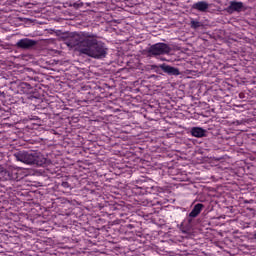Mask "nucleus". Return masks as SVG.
Listing matches in <instances>:
<instances>
[{
    "label": "nucleus",
    "mask_w": 256,
    "mask_h": 256,
    "mask_svg": "<svg viewBox=\"0 0 256 256\" xmlns=\"http://www.w3.org/2000/svg\"><path fill=\"white\" fill-rule=\"evenodd\" d=\"M0 175L4 179V181H13L15 177H13V172L1 167L0 168Z\"/></svg>",
    "instance_id": "11"
},
{
    "label": "nucleus",
    "mask_w": 256,
    "mask_h": 256,
    "mask_svg": "<svg viewBox=\"0 0 256 256\" xmlns=\"http://www.w3.org/2000/svg\"><path fill=\"white\" fill-rule=\"evenodd\" d=\"M160 69L162 71H164L167 75H174V76H177V75H181V72L179 71L178 68H175L173 66H169L167 64H161L159 65Z\"/></svg>",
    "instance_id": "7"
},
{
    "label": "nucleus",
    "mask_w": 256,
    "mask_h": 256,
    "mask_svg": "<svg viewBox=\"0 0 256 256\" xmlns=\"http://www.w3.org/2000/svg\"><path fill=\"white\" fill-rule=\"evenodd\" d=\"M191 29H199V27H203V23L195 20H191L190 22Z\"/></svg>",
    "instance_id": "12"
},
{
    "label": "nucleus",
    "mask_w": 256,
    "mask_h": 256,
    "mask_svg": "<svg viewBox=\"0 0 256 256\" xmlns=\"http://www.w3.org/2000/svg\"><path fill=\"white\" fill-rule=\"evenodd\" d=\"M245 5L243 2L231 1L230 5L226 8L227 13H241V11H245Z\"/></svg>",
    "instance_id": "6"
},
{
    "label": "nucleus",
    "mask_w": 256,
    "mask_h": 256,
    "mask_svg": "<svg viewBox=\"0 0 256 256\" xmlns=\"http://www.w3.org/2000/svg\"><path fill=\"white\" fill-rule=\"evenodd\" d=\"M128 228H129V229H133V225L129 224V225H128Z\"/></svg>",
    "instance_id": "19"
},
{
    "label": "nucleus",
    "mask_w": 256,
    "mask_h": 256,
    "mask_svg": "<svg viewBox=\"0 0 256 256\" xmlns=\"http://www.w3.org/2000/svg\"><path fill=\"white\" fill-rule=\"evenodd\" d=\"M84 3L83 2H74L70 7H74V9H80V7H83Z\"/></svg>",
    "instance_id": "13"
},
{
    "label": "nucleus",
    "mask_w": 256,
    "mask_h": 256,
    "mask_svg": "<svg viewBox=\"0 0 256 256\" xmlns=\"http://www.w3.org/2000/svg\"><path fill=\"white\" fill-rule=\"evenodd\" d=\"M192 9H195L200 13H207V11H209V3H207V1L196 2L192 5Z\"/></svg>",
    "instance_id": "8"
},
{
    "label": "nucleus",
    "mask_w": 256,
    "mask_h": 256,
    "mask_svg": "<svg viewBox=\"0 0 256 256\" xmlns=\"http://www.w3.org/2000/svg\"><path fill=\"white\" fill-rule=\"evenodd\" d=\"M15 47H17V49H22L23 51H31V49L37 47V40L23 38L16 43Z\"/></svg>",
    "instance_id": "5"
},
{
    "label": "nucleus",
    "mask_w": 256,
    "mask_h": 256,
    "mask_svg": "<svg viewBox=\"0 0 256 256\" xmlns=\"http://www.w3.org/2000/svg\"><path fill=\"white\" fill-rule=\"evenodd\" d=\"M62 187H64V189H69L71 187V185H69V182H62Z\"/></svg>",
    "instance_id": "14"
},
{
    "label": "nucleus",
    "mask_w": 256,
    "mask_h": 256,
    "mask_svg": "<svg viewBox=\"0 0 256 256\" xmlns=\"http://www.w3.org/2000/svg\"><path fill=\"white\" fill-rule=\"evenodd\" d=\"M91 37L89 33L83 32H66L62 35V39L67 47H77L79 55H81V47L83 43H87V40Z\"/></svg>",
    "instance_id": "3"
},
{
    "label": "nucleus",
    "mask_w": 256,
    "mask_h": 256,
    "mask_svg": "<svg viewBox=\"0 0 256 256\" xmlns=\"http://www.w3.org/2000/svg\"><path fill=\"white\" fill-rule=\"evenodd\" d=\"M155 73H158V75H163V73H161V67L157 66V68L154 70Z\"/></svg>",
    "instance_id": "15"
},
{
    "label": "nucleus",
    "mask_w": 256,
    "mask_h": 256,
    "mask_svg": "<svg viewBox=\"0 0 256 256\" xmlns=\"http://www.w3.org/2000/svg\"><path fill=\"white\" fill-rule=\"evenodd\" d=\"M16 161H20L25 165H31L33 167H45L49 165L51 160L47 159L41 152L29 150V151H18L14 153Z\"/></svg>",
    "instance_id": "2"
},
{
    "label": "nucleus",
    "mask_w": 256,
    "mask_h": 256,
    "mask_svg": "<svg viewBox=\"0 0 256 256\" xmlns=\"http://www.w3.org/2000/svg\"><path fill=\"white\" fill-rule=\"evenodd\" d=\"M191 135L192 137H197V138L207 137V130L201 127H193L191 129Z\"/></svg>",
    "instance_id": "9"
},
{
    "label": "nucleus",
    "mask_w": 256,
    "mask_h": 256,
    "mask_svg": "<svg viewBox=\"0 0 256 256\" xmlns=\"http://www.w3.org/2000/svg\"><path fill=\"white\" fill-rule=\"evenodd\" d=\"M203 209H205V205H203L202 203L196 204L193 207L192 211L189 213V217H191V218L199 217V215L201 214V211H203Z\"/></svg>",
    "instance_id": "10"
},
{
    "label": "nucleus",
    "mask_w": 256,
    "mask_h": 256,
    "mask_svg": "<svg viewBox=\"0 0 256 256\" xmlns=\"http://www.w3.org/2000/svg\"><path fill=\"white\" fill-rule=\"evenodd\" d=\"M109 48L105 46V43L93 38L92 35L88 37V40L82 44L80 55H86L92 59H105Z\"/></svg>",
    "instance_id": "1"
},
{
    "label": "nucleus",
    "mask_w": 256,
    "mask_h": 256,
    "mask_svg": "<svg viewBox=\"0 0 256 256\" xmlns=\"http://www.w3.org/2000/svg\"><path fill=\"white\" fill-rule=\"evenodd\" d=\"M192 222H193V219L190 217V218L188 219V223L191 224Z\"/></svg>",
    "instance_id": "18"
},
{
    "label": "nucleus",
    "mask_w": 256,
    "mask_h": 256,
    "mask_svg": "<svg viewBox=\"0 0 256 256\" xmlns=\"http://www.w3.org/2000/svg\"><path fill=\"white\" fill-rule=\"evenodd\" d=\"M233 125H241V122L239 120L233 122Z\"/></svg>",
    "instance_id": "17"
},
{
    "label": "nucleus",
    "mask_w": 256,
    "mask_h": 256,
    "mask_svg": "<svg viewBox=\"0 0 256 256\" xmlns=\"http://www.w3.org/2000/svg\"><path fill=\"white\" fill-rule=\"evenodd\" d=\"M152 77H154L155 79H157V76H156V75H152Z\"/></svg>",
    "instance_id": "20"
},
{
    "label": "nucleus",
    "mask_w": 256,
    "mask_h": 256,
    "mask_svg": "<svg viewBox=\"0 0 256 256\" xmlns=\"http://www.w3.org/2000/svg\"><path fill=\"white\" fill-rule=\"evenodd\" d=\"M150 69L155 71L157 69V65H155V64L150 65Z\"/></svg>",
    "instance_id": "16"
},
{
    "label": "nucleus",
    "mask_w": 256,
    "mask_h": 256,
    "mask_svg": "<svg viewBox=\"0 0 256 256\" xmlns=\"http://www.w3.org/2000/svg\"><path fill=\"white\" fill-rule=\"evenodd\" d=\"M147 57H158L159 55H169L171 53V47L169 44L160 42L151 45L146 49Z\"/></svg>",
    "instance_id": "4"
}]
</instances>
